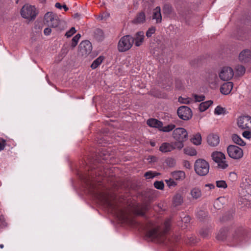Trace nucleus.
<instances>
[{
  "label": "nucleus",
  "mask_w": 251,
  "mask_h": 251,
  "mask_svg": "<svg viewBox=\"0 0 251 251\" xmlns=\"http://www.w3.org/2000/svg\"><path fill=\"white\" fill-rule=\"evenodd\" d=\"M154 186L157 189L163 190L164 187V185L162 181H156L154 183Z\"/></svg>",
  "instance_id": "obj_42"
},
{
  "label": "nucleus",
  "mask_w": 251,
  "mask_h": 251,
  "mask_svg": "<svg viewBox=\"0 0 251 251\" xmlns=\"http://www.w3.org/2000/svg\"><path fill=\"white\" fill-rule=\"evenodd\" d=\"M147 124L149 126L157 128L159 130L163 125V123L155 119H151L148 120L147 121Z\"/></svg>",
  "instance_id": "obj_21"
},
{
  "label": "nucleus",
  "mask_w": 251,
  "mask_h": 251,
  "mask_svg": "<svg viewBox=\"0 0 251 251\" xmlns=\"http://www.w3.org/2000/svg\"><path fill=\"white\" fill-rule=\"evenodd\" d=\"M216 186L219 188L226 189L227 187V185L224 180H217L216 181Z\"/></svg>",
  "instance_id": "obj_38"
},
{
  "label": "nucleus",
  "mask_w": 251,
  "mask_h": 251,
  "mask_svg": "<svg viewBox=\"0 0 251 251\" xmlns=\"http://www.w3.org/2000/svg\"><path fill=\"white\" fill-rule=\"evenodd\" d=\"M176 127V126L174 124H170L167 126H163V125L162 127L160 128L159 130L163 132H170L173 130Z\"/></svg>",
  "instance_id": "obj_31"
},
{
  "label": "nucleus",
  "mask_w": 251,
  "mask_h": 251,
  "mask_svg": "<svg viewBox=\"0 0 251 251\" xmlns=\"http://www.w3.org/2000/svg\"><path fill=\"white\" fill-rule=\"evenodd\" d=\"M232 139L234 143L241 146H244L246 145L245 142L243 139L237 134H234L232 135Z\"/></svg>",
  "instance_id": "obj_28"
},
{
  "label": "nucleus",
  "mask_w": 251,
  "mask_h": 251,
  "mask_svg": "<svg viewBox=\"0 0 251 251\" xmlns=\"http://www.w3.org/2000/svg\"><path fill=\"white\" fill-rule=\"evenodd\" d=\"M228 156L234 160H239L243 156V151L240 147L235 145H229L227 148Z\"/></svg>",
  "instance_id": "obj_6"
},
{
  "label": "nucleus",
  "mask_w": 251,
  "mask_h": 251,
  "mask_svg": "<svg viewBox=\"0 0 251 251\" xmlns=\"http://www.w3.org/2000/svg\"><path fill=\"white\" fill-rule=\"evenodd\" d=\"M251 130H247L243 132L242 135L243 136L247 138L248 139H250L251 138Z\"/></svg>",
  "instance_id": "obj_46"
},
{
  "label": "nucleus",
  "mask_w": 251,
  "mask_h": 251,
  "mask_svg": "<svg viewBox=\"0 0 251 251\" xmlns=\"http://www.w3.org/2000/svg\"><path fill=\"white\" fill-rule=\"evenodd\" d=\"M207 235H208V233H205V234L203 233V236L204 237H206Z\"/></svg>",
  "instance_id": "obj_62"
},
{
  "label": "nucleus",
  "mask_w": 251,
  "mask_h": 251,
  "mask_svg": "<svg viewBox=\"0 0 251 251\" xmlns=\"http://www.w3.org/2000/svg\"><path fill=\"white\" fill-rule=\"evenodd\" d=\"M97 198L102 203L109 204V198L107 194L101 193L96 196Z\"/></svg>",
  "instance_id": "obj_24"
},
{
  "label": "nucleus",
  "mask_w": 251,
  "mask_h": 251,
  "mask_svg": "<svg viewBox=\"0 0 251 251\" xmlns=\"http://www.w3.org/2000/svg\"><path fill=\"white\" fill-rule=\"evenodd\" d=\"M190 221V217H185L183 218L182 221L184 222H187L188 221Z\"/></svg>",
  "instance_id": "obj_55"
},
{
  "label": "nucleus",
  "mask_w": 251,
  "mask_h": 251,
  "mask_svg": "<svg viewBox=\"0 0 251 251\" xmlns=\"http://www.w3.org/2000/svg\"><path fill=\"white\" fill-rule=\"evenodd\" d=\"M190 195L193 200H198L202 197V191L200 188L195 187L190 191Z\"/></svg>",
  "instance_id": "obj_14"
},
{
  "label": "nucleus",
  "mask_w": 251,
  "mask_h": 251,
  "mask_svg": "<svg viewBox=\"0 0 251 251\" xmlns=\"http://www.w3.org/2000/svg\"><path fill=\"white\" fill-rule=\"evenodd\" d=\"M147 160L150 162H154L157 160V158L154 156H150L148 157Z\"/></svg>",
  "instance_id": "obj_52"
},
{
  "label": "nucleus",
  "mask_w": 251,
  "mask_h": 251,
  "mask_svg": "<svg viewBox=\"0 0 251 251\" xmlns=\"http://www.w3.org/2000/svg\"><path fill=\"white\" fill-rule=\"evenodd\" d=\"M104 60V57L103 56H100L98 58L95 59L91 65V67L92 69H96L99 66Z\"/></svg>",
  "instance_id": "obj_27"
},
{
  "label": "nucleus",
  "mask_w": 251,
  "mask_h": 251,
  "mask_svg": "<svg viewBox=\"0 0 251 251\" xmlns=\"http://www.w3.org/2000/svg\"><path fill=\"white\" fill-rule=\"evenodd\" d=\"M80 37V34L78 33L73 38L71 43V46L73 48H75L77 45Z\"/></svg>",
  "instance_id": "obj_35"
},
{
  "label": "nucleus",
  "mask_w": 251,
  "mask_h": 251,
  "mask_svg": "<svg viewBox=\"0 0 251 251\" xmlns=\"http://www.w3.org/2000/svg\"><path fill=\"white\" fill-rule=\"evenodd\" d=\"M248 192V200H250V197H251V195H249V193H251V188H250L249 190H247V191Z\"/></svg>",
  "instance_id": "obj_57"
},
{
  "label": "nucleus",
  "mask_w": 251,
  "mask_h": 251,
  "mask_svg": "<svg viewBox=\"0 0 251 251\" xmlns=\"http://www.w3.org/2000/svg\"><path fill=\"white\" fill-rule=\"evenodd\" d=\"M62 8H63L65 11H67L68 10V8L66 6V5H62Z\"/></svg>",
  "instance_id": "obj_59"
},
{
  "label": "nucleus",
  "mask_w": 251,
  "mask_h": 251,
  "mask_svg": "<svg viewBox=\"0 0 251 251\" xmlns=\"http://www.w3.org/2000/svg\"><path fill=\"white\" fill-rule=\"evenodd\" d=\"M7 224L6 223L5 220L3 216L1 215L0 216V226L1 227H3L6 226Z\"/></svg>",
  "instance_id": "obj_47"
},
{
  "label": "nucleus",
  "mask_w": 251,
  "mask_h": 251,
  "mask_svg": "<svg viewBox=\"0 0 251 251\" xmlns=\"http://www.w3.org/2000/svg\"><path fill=\"white\" fill-rule=\"evenodd\" d=\"M226 233L224 230H220L216 236V238L219 240L223 241L225 239L226 237Z\"/></svg>",
  "instance_id": "obj_37"
},
{
  "label": "nucleus",
  "mask_w": 251,
  "mask_h": 251,
  "mask_svg": "<svg viewBox=\"0 0 251 251\" xmlns=\"http://www.w3.org/2000/svg\"><path fill=\"white\" fill-rule=\"evenodd\" d=\"M159 150L162 152H167L174 150L173 145L172 143H163L159 148Z\"/></svg>",
  "instance_id": "obj_22"
},
{
  "label": "nucleus",
  "mask_w": 251,
  "mask_h": 251,
  "mask_svg": "<svg viewBox=\"0 0 251 251\" xmlns=\"http://www.w3.org/2000/svg\"><path fill=\"white\" fill-rule=\"evenodd\" d=\"M195 100L196 101L200 102L201 101H202L204 100V96L203 95L198 96V95H195L194 96Z\"/></svg>",
  "instance_id": "obj_50"
},
{
  "label": "nucleus",
  "mask_w": 251,
  "mask_h": 251,
  "mask_svg": "<svg viewBox=\"0 0 251 251\" xmlns=\"http://www.w3.org/2000/svg\"><path fill=\"white\" fill-rule=\"evenodd\" d=\"M134 39L130 35H125L119 41L118 50L120 52H125L129 50L132 46Z\"/></svg>",
  "instance_id": "obj_3"
},
{
  "label": "nucleus",
  "mask_w": 251,
  "mask_h": 251,
  "mask_svg": "<svg viewBox=\"0 0 251 251\" xmlns=\"http://www.w3.org/2000/svg\"><path fill=\"white\" fill-rule=\"evenodd\" d=\"M184 152L185 154L189 155L190 156H194L197 154L196 151L195 149L191 148H185L184 149Z\"/></svg>",
  "instance_id": "obj_33"
},
{
  "label": "nucleus",
  "mask_w": 251,
  "mask_h": 251,
  "mask_svg": "<svg viewBox=\"0 0 251 251\" xmlns=\"http://www.w3.org/2000/svg\"><path fill=\"white\" fill-rule=\"evenodd\" d=\"M37 14L38 11L35 7L29 4H25L21 10V16L30 20L34 19Z\"/></svg>",
  "instance_id": "obj_4"
},
{
  "label": "nucleus",
  "mask_w": 251,
  "mask_h": 251,
  "mask_svg": "<svg viewBox=\"0 0 251 251\" xmlns=\"http://www.w3.org/2000/svg\"><path fill=\"white\" fill-rule=\"evenodd\" d=\"M55 6L56 8L60 9H61L62 7V6L59 2L56 3L55 4Z\"/></svg>",
  "instance_id": "obj_54"
},
{
  "label": "nucleus",
  "mask_w": 251,
  "mask_h": 251,
  "mask_svg": "<svg viewBox=\"0 0 251 251\" xmlns=\"http://www.w3.org/2000/svg\"><path fill=\"white\" fill-rule=\"evenodd\" d=\"M151 145L152 146H155V143H151Z\"/></svg>",
  "instance_id": "obj_63"
},
{
  "label": "nucleus",
  "mask_w": 251,
  "mask_h": 251,
  "mask_svg": "<svg viewBox=\"0 0 251 251\" xmlns=\"http://www.w3.org/2000/svg\"><path fill=\"white\" fill-rule=\"evenodd\" d=\"M41 2H44L46 0H39Z\"/></svg>",
  "instance_id": "obj_64"
},
{
  "label": "nucleus",
  "mask_w": 251,
  "mask_h": 251,
  "mask_svg": "<svg viewBox=\"0 0 251 251\" xmlns=\"http://www.w3.org/2000/svg\"><path fill=\"white\" fill-rule=\"evenodd\" d=\"M233 87V84L232 82H227L223 84L221 88V92L224 95H228L231 91Z\"/></svg>",
  "instance_id": "obj_16"
},
{
  "label": "nucleus",
  "mask_w": 251,
  "mask_h": 251,
  "mask_svg": "<svg viewBox=\"0 0 251 251\" xmlns=\"http://www.w3.org/2000/svg\"><path fill=\"white\" fill-rule=\"evenodd\" d=\"M206 186L209 187L210 189H213L215 187L214 185L212 184H206Z\"/></svg>",
  "instance_id": "obj_56"
},
{
  "label": "nucleus",
  "mask_w": 251,
  "mask_h": 251,
  "mask_svg": "<svg viewBox=\"0 0 251 251\" xmlns=\"http://www.w3.org/2000/svg\"><path fill=\"white\" fill-rule=\"evenodd\" d=\"M213 103V101L212 100H208L203 102H201L200 104L199 105V110L201 112H203L205 111L207 109L209 108V107Z\"/></svg>",
  "instance_id": "obj_26"
},
{
  "label": "nucleus",
  "mask_w": 251,
  "mask_h": 251,
  "mask_svg": "<svg viewBox=\"0 0 251 251\" xmlns=\"http://www.w3.org/2000/svg\"><path fill=\"white\" fill-rule=\"evenodd\" d=\"M211 156L213 161L217 163L219 168L225 169L228 167V165L226 160V156L223 152L220 151L213 152Z\"/></svg>",
  "instance_id": "obj_5"
},
{
  "label": "nucleus",
  "mask_w": 251,
  "mask_h": 251,
  "mask_svg": "<svg viewBox=\"0 0 251 251\" xmlns=\"http://www.w3.org/2000/svg\"><path fill=\"white\" fill-rule=\"evenodd\" d=\"M4 247V245L3 244H0V248L3 249Z\"/></svg>",
  "instance_id": "obj_61"
},
{
  "label": "nucleus",
  "mask_w": 251,
  "mask_h": 251,
  "mask_svg": "<svg viewBox=\"0 0 251 251\" xmlns=\"http://www.w3.org/2000/svg\"><path fill=\"white\" fill-rule=\"evenodd\" d=\"M170 223V220L167 219L164 222L165 229L164 231H160L158 227L152 228L147 232V236L151 240L161 242L162 237L169 228Z\"/></svg>",
  "instance_id": "obj_1"
},
{
  "label": "nucleus",
  "mask_w": 251,
  "mask_h": 251,
  "mask_svg": "<svg viewBox=\"0 0 251 251\" xmlns=\"http://www.w3.org/2000/svg\"><path fill=\"white\" fill-rule=\"evenodd\" d=\"M233 240H234V242H235V243L236 244H238L239 240H238V238H235H235H234V239H233Z\"/></svg>",
  "instance_id": "obj_58"
},
{
  "label": "nucleus",
  "mask_w": 251,
  "mask_h": 251,
  "mask_svg": "<svg viewBox=\"0 0 251 251\" xmlns=\"http://www.w3.org/2000/svg\"><path fill=\"white\" fill-rule=\"evenodd\" d=\"M96 35L97 36V38L99 40H102L103 38H104V36H103V31L100 30V29H97L96 31Z\"/></svg>",
  "instance_id": "obj_43"
},
{
  "label": "nucleus",
  "mask_w": 251,
  "mask_h": 251,
  "mask_svg": "<svg viewBox=\"0 0 251 251\" xmlns=\"http://www.w3.org/2000/svg\"><path fill=\"white\" fill-rule=\"evenodd\" d=\"M234 73L232 69L229 67H225L222 68L219 74L220 79L223 81H228L233 76Z\"/></svg>",
  "instance_id": "obj_12"
},
{
  "label": "nucleus",
  "mask_w": 251,
  "mask_h": 251,
  "mask_svg": "<svg viewBox=\"0 0 251 251\" xmlns=\"http://www.w3.org/2000/svg\"><path fill=\"white\" fill-rule=\"evenodd\" d=\"M144 176L146 177V178L150 179L153 178L155 176V175L153 174L152 172L149 171L145 174Z\"/></svg>",
  "instance_id": "obj_48"
},
{
  "label": "nucleus",
  "mask_w": 251,
  "mask_h": 251,
  "mask_svg": "<svg viewBox=\"0 0 251 251\" xmlns=\"http://www.w3.org/2000/svg\"><path fill=\"white\" fill-rule=\"evenodd\" d=\"M51 32V30L50 27H47L44 30V33L46 35H50Z\"/></svg>",
  "instance_id": "obj_53"
},
{
  "label": "nucleus",
  "mask_w": 251,
  "mask_h": 251,
  "mask_svg": "<svg viewBox=\"0 0 251 251\" xmlns=\"http://www.w3.org/2000/svg\"><path fill=\"white\" fill-rule=\"evenodd\" d=\"M117 216L123 223H126L131 226H135L137 222L132 218L129 214L124 210H119L117 213Z\"/></svg>",
  "instance_id": "obj_8"
},
{
  "label": "nucleus",
  "mask_w": 251,
  "mask_h": 251,
  "mask_svg": "<svg viewBox=\"0 0 251 251\" xmlns=\"http://www.w3.org/2000/svg\"><path fill=\"white\" fill-rule=\"evenodd\" d=\"M44 20L45 24L51 27H57L60 23L58 16L51 12H48L45 15Z\"/></svg>",
  "instance_id": "obj_7"
},
{
  "label": "nucleus",
  "mask_w": 251,
  "mask_h": 251,
  "mask_svg": "<svg viewBox=\"0 0 251 251\" xmlns=\"http://www.w3.org/2000/svg\"><path fill=\"white\" fill-rule=\"evenodd\" d=\"M135 45L136 47L140 46L144 40V33L143 31L137 32L133 38Z\"/></svg>",
  "instance_id": "obj_17"
},
{
  "label": "nucleus",
  "mask_w": 251,
  "mask_h": 251,
  "mask_svg": "<svg viewBox=\"0 0 251 251\" xmlns=\"http://www.w3.org/2000/svg\"><path fill=\"white\" fill-rule=\"evenodd\" d=\"M92 50L91 43L88 40L83 41L79 45V51L82 55L89 54Z\"/></svg>",
  "instance_id": "obj_13"
},
{
  "label": "nucleus",
  "mask_w": 251,
  "mask_h": 251,
  "mask_svg": "<svg viewBox=\"0 0 251 251\" xmlns=\"http://www.w3.org/2000/svg\"><path fill=\"white\" fill-rule=\"evenodd\" d=\"M173 179L176 180L182 181L185 178V173L182 171H176L171 173Z\"/></svg>",
  "instance_id": "obj_20"
},
{
  "label": "nucleus",
  "mask_w": 251,
  "mask_h": 251,
  "mask_svg": "<svg viewBox=\"0 0 251 251\" xmlns=\"http://www.w3.org/2000/svg\"><path fill=\"white\" fill-rule=\"evenodd\" d=\"M226 112V109L220 106H217L214 110V114L215 115H219L224 114Z\"/></svg>",
  "instance_id": "obj_34"
},
{
  "label": "nucleus",
  "mask_w": 251,
  "mask_h": 251,
  "mask_svg": "<svg viewBox=\"0 0 251 251\" xmlns=\"http://www.w3.org/2000/svg\"><path fill=\"white\" fill-rule=\"evenodd\" d=\"M173 137L176 141H185L188 139V133L184 128H176L173 132Z\"/></svg>",
  "instance_id": "obj_10"
},
{
  "label": "nucleus",
  "mask_w": 251,
  "mask_h": 251,
  "mask_svg": "<svg viewBox=\"0 0 251 251\" xmlns=\"http://www.w3.org/2000/svg\"><path fill=\"white\" fill-rule=\"evenodd\" d=\"M79 16H80V15L78 13H76V14H75L74 15V17L75 18H78V17H79Z\"/></svg>",
  "instance_id": "obj_60"
},
{
  "label": "nucleus",
  "mask_w": 251,
  "mask_h": 251,
  "mask_svg": "<svg viewBox=\"0 0 251 251\" xmlns=\"http://www.w3.org/2000/svg\"><path fill=\"white\" fill-rule=\"evenodd\" d=\"M155 28L154 27H151L146 32V36L148 37H150L155 32Z\"/></svg>",
  "instance_id": "obj_45"
},
{
  "label": "nucleus",
  "mask_w": 251,
  "mask_h": 251,
  "mask_svg": "<svg viewBox=\"0 0 251 251\" xmlns=\"http://www.w3.org/2000/svg\"><path fill=\"white\" fill-rule=\"evenodd\" d=\"M167 163L169 166H173L175 164V161L173 159H169L167 160Z\"/></svg>",
  "instance_id": "obj_51"
},
{
  "label": "nucleus",
  "mask_w": 251,
  "mask_h": 251,
  "mask_svg": "<svg viewBox=\"0 0 251 251\" xmlns=\"http://www.w3.org/2000/svg\"><path fill=\"white\" fill-rule=\"evenodd\" d=\"M6 146V141L3 139H1L0 140V151L4 150Z\"/></svg>",
  "instance_id": "obj_49"
},
{
  "label": "nucleus",
  "mask_w": 251,
  "mask_h": 251,
  "mask_svg": "<svg viewBox=\"0 0 251 251\" xmlns=\"http://www.w3.org/2000/svg\"><path fill=\"white\" fill-rule=\"evenodd\" d=\"M194 170L199 176H205L209 172V164L204 159H198L195 162Z\"/></svg>",
  "instance_id": "obj_2"
},
{
  "label": "nucleus",
  "mask_w": 251,
  "mask_h": 251,
  "mask_svg": "<svg viewBox=\"0 0 251 251\" xmlns=\"http://www.w3.org/2000/svg\"><path fill=\"white\" fill-rule=\"evenodd\" d=\"M146 16L145 14L143 12H140L137 14L136 17L133 20V22L135 24H142L145 22Z\"/></svg>",
  "instance_id": "obj_23"
},
{
  "label": "nucleus",
  "mask_w": 251,
  "mask_h": 251,
  "mask_svg": "<svg viewBox=\"0 0 251 251\" xmlns=\"http://www.w3.org/2000/svg\"><path fill=\"white\" fill-rule=\"evenodd\" d=\"M237 125L242 129L251 130V117L241 116L237 119Z\"/></svg>",
  "instance_id": "obj_9"
},
{
  "label": "nucleus",
  "mask_w": 251,
  "mask_h": 251,
  "mask_svg": "<svg viewBox=\"0 0 251 251\" xmlns=\"http://www.w3.org/2000/svg\"><path fill=\"white\" fill-rule=\"evenodd\" d=\"M191 141L195 145H201V135L199 133L194 135L191 139Z\"/></svg>",
  "instance_id": "obj_25"
},
{
  "label": "nucleus",
  "mask_w": 251,
  "mask_h": 251,
  "mask_svg": "<svg viewBox=\"0 0 251 251\" xmlns=\"http://www.w3.org/2000/svg\"><path fill=\"white\" fill-rule=\"evenodd\" d=\"M75 32H76V30H75V28L73 27L68 31H67L66 33L65 36L67 38H69V37H71Z\"/></svg>",
  "instance_id": "obj_44"
},
{
  "label": "nucleus",
  "mask_w": 251,
  "mask_h": 251,
  "mask_svg": "<svg viewBox=\"0 0 251 251\" xmlns=\"http://www.w3.org/2000/svg\"><path fill=\"white\" fill-rule=\"evenodd\" d=\"M172 12V7L169 4H165L163 7V12L164 14L169 15Z\"/></svg>",
  "instance_id": "obj_41"
},
{
  "label": "nucleus",
  "mask_w": 251,
  "mask_h": 251,
  "mask_svg": "<svg viewBox=\"0 0 251 251\" xmlns=\"http://www.w3.org/2000/svg\"><path fill=\"white\" fill-rule=\"evenodd\" d=\"M177 115L178 117L183 120H188L192 117V111L191 109L186 106H182L177 109Z\"/></svg>",
  "instance_id": "obj_11"
},
{
  "label": "nucleus",
  "mask_w": 251,
  "mask_h": 251,
  "mask_svg": "<svg viewBox=\"0 0 251 251\" xmlns=\"http://www.w3.org/2000/svg\"><path fill=\"white\" fill-rule=\"evenodd\" d=\"M183 202V198L181 194H176L173 198V204L175 206L180 205Z\"/></svg>",
  "instance_id": "obj_29"
},
{
  "label": "nucleus",
  "mask_w": 251,
  "mask_h": 251,
  "mask_svg": "<svg viewBox=\"0 0 251 251\" xmlns=\"http://www.w3.org/2000/svg\"><path fill=\"white\" fill-rule=\"evenodd\" d=\"M184 141H176V142L172 143V144L173 145L174 150L178 149L180 150L182 149L184 147Z\"/></svg>",
  "instance_id": "obj_32"
},
{
  "label": "nucleus",
  "mask_w": 251,
  "mask_h": 251,
  "mask_svg": "<svg viewBox=\"0 0 251 251\" xmlns=\"http://www.w3.org/2000/svg\"><path fill=\"white\" fill-rule=\"evenodd\" d=\"M174 179L173 178L165 180V181L169 187H175L177 185V183L175 181Z\"/></svg>",
  "instance_id": "obj_40"
},
{
  "label": "nucleus",
  "mask_w": 251,
  "mask_h": 251,
  "mask_svg": "<svg viewBox=\"0 0 251 251\" xmlns=\"http://www.w3.org/2000/svg\"><path fill=\"white\" fill-rule=\"evenodd\" d=\"M251 58V52L249 50H244L240 52L239 59L242 62H248Z\"/></svg>",
  "instance_id": "obj_15"
},
{
  "label": "nucleus",
  "mask_w": 251,
  "mask_h": 251,
  "mask_svg": "<svg viewBox=\"0 0 251 251\" xmlns=\"http://www.w3.org/2000/svg\"><path fill=\"white\" fill-rule=\"evenodd\" d=\"M236 75L238 76H242L245 73V68L242 65H238L235 67Z\"/></svg>",
  "instance_id": "obj_30"
},
{
  "label": "nucleus",
  "mask_w": 251,
  "mask_h": 251,
  "mask_svg": "<svg viewBox=\"0 0 251 251\" xmlns=\"http://www.w3.org/2000/svg\"><path fill=\"white\" fill-rule=\"evenodd\" d=\"M109 14L107 12H103L98 16H96V18L99 21L106 20L109 17Z\"/></svg>",
  "instance_id": "obj_36"
},
{
  "label": "nucleus",
  "mask_w": 251,
  "mask_h": 251,
  "mask_svg": "<svg viewBox=\"0 0 251 251\" xmlns=\"http://www.w3.org/2000/svg\"><path fill=\"white\" fill-rule=\"evenodd\" d=\"M152 18L155 20L156 24H159L162 22V15L161 13V8L159 6H157L153 9Z\"/></svg>",
  "instance_id": "obj_18"
},
{
  "label": "nucleus",
  "mask_w": 251,
  "mask_h": 251,
  "mask_svg": "<svg viewBox=\"0 0 251 251\" xmlns=\"http://www.w3.org/2000/svg\"><path fill=\"white\" fill-rule=\"evenodd\" d=\"M219 141V138L217 135L210 134L207 137V143L211 146H216Z\"/></svg>",
  "instance_id": "obj_19"
},
{
  "label": "nucleus",
  "mask_w": 251,
  "mask_h": 251,
  "mask_svg": "<svg viewBox=\"0 0 251 251\" xmlns=\"http://www.w3.org/2000/svg\"><path fill=\"white\" fill-rule=\"evenodd\" d=\"M178 100L180 102L184 104H189L193 101V100L190 98H183L181 97L179 98Z\"/></svg>",
  "instance_id": "obj_39"
}]
</instances>
